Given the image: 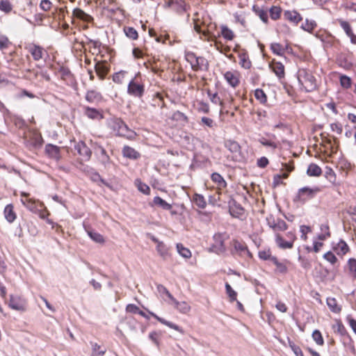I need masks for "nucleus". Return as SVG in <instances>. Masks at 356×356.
Masks as SVG:
<instances>
[{"label": "nucleus", "instance_id": "13d9d810", "mask_svg": "<svg viewBox=\"0 0 356 356\" xmlns=\"http://www.w3.org/2000/svg\"><path fill=\"white\" fill-rule=\"evenodd\" d=\"M323 258L332 264H334L337 261L336 256L330 251L326 252L323 255Z\"/></svg>", "mask_w": 356, "mask_h": 356}, {"label": "nucleus", "instance_id": "3c124183", "mask_svg": "<svg viewBox=\"0 0 356 356\" xmlns=\"http://www.w3.org/2000/svg\"><path fill=\"white\" fill-rule=\"evenodd\" d=\"M208 96L210 97V100L212 103L215 104H219L220 106H222L223 102L220 99V98L218 97V93H213L212 94L210 90L207 91Z\"/></svg>", "mask_w": 356, "mask_h": 356}, {"label": "nucleus", "instance_id": "dca6fc26", "mask_svg": "<svg viewBox=\"0 0 356 356\" xmlns=\"http://www.w3.org/2000/svg\"><path fill=\"white\" fill-rule=\"evenodd\" d=\"M156 250L163 260L168 259L171 256L169 248L163 242L158 243Z\"/></svg>", "mask_w": 356, "mask_h": 356}, {"label": "nucleus", "instance_id": "7c9ffc66", "mask_svg": "<svg viewBox=\"0 0 356 356\" xmlns=\"http://www.w3.org/2000/svg\"><path fill=\"white\" fill-rule=\"evenodd\" d=\"M193 202L200 209H204L207 206L204 196L200 194L195 193L193 197Z\"/></svg>", "mask_w": 356, "mask_h": 356}, {"label": "nucleus", "instance_id": "a18cd8bd", "mask_svg": "<svg viewBox=\"0 0 356 356\" xmlns=\"http://www.w3.org/2000/svg\"><path fill=\"white\" fill-rule=\"evenodd\" d=\"M126 74L127 72L125 71H120L118 72L115 73L113 75V81L118 84L122 83Z\"/></svg>", "mask_w": 356, "mask_h": 356}, {"label": "nucleus", "instance_id": "8fccbe9b", "mask_svg": "<svg viewBox=\"0 0 356 356\" xmlns=\"http://www.w3.org/2000/svg\"><path fill=\"white\" fill-rule=\"evenodd\" d=\"M275 228L274 232L285 231L288 229V225L285 222V221H284L283 220L280 219V218L276 220V225H275Z\"/></svg>", "mask_w": 356, "mask_h": 356}, {"label": "nucleus", "instance_id": "0e129e2a", "mask_svg": "<svg viewBox=\"0 0 356 356\" xmlns=\"http://www.w3.org/2000/svg\"><path fill=\"white\" fill-rule=\"evenodd\" d=\"M289 346L296 356H304L301 348L292 342H289Z\"/></svg>", "mask_w": 356, "mask_h": 356}, {"label": "nucleus", "instance_id": "e433bc0d", "mask_svg": "<svg viewBox=\"0 0 356 356\" xmlns=\"http://www.w3.org/2000/svg\"><path fill=\"white\" fill-rule=\"evenodd\" d=\"M136 186H137L139 191L145 195H149L150 193V188L148 185L143 183L140 179L135 181Z\"/></svg>", "mask_w": 356, "mask_h": 356}, {"label": "nucleus", "instance_id": "4c0bfd02", "mask_svg": "<svg viewBox=\"0 0 356 356\" xmlns=\"http://www.w3.org/2000/svg\"><path fill=\"white\" fill-rule=\"evenodd\" d=\"M124 32L126 36L131 40H136L138 38V33L137 31L133 27H124Z\"/></svg>", "mask_w": 356, "mask_h": 356}, {"label": "nucleus", "instance_id": "2eb2a0df", "mask_svg": "<svg viewBox=\"0 0 356 356\" xmlns=\"http://www.w3.org/2000/svg\"><path fill=\"white\" fill-rule=\"evenodd\" d=\"M224 77L227 82L233 88L236 87L239 83V79L236 72H226L224 74Z\"/></svg>", "mask_w": 356, "mask_h": 356}, {"label": "nucleus", "instance_id": "09e8293b", "mask_svg": "<svg viewBox=\"0 0 356 356\" xmlns=\"http://www.w3.org/2000/svg\"><path fill=\"white\" fill-rule=\"evenodd\" d=\"M312 338L314 341L319 346H323L324 341L321 332L318 330H315L312 333Z\"/></svg>", "mask_w": 356, "mask_h": 356}, {"label": "nucleus", "instance_id": "58836bf2", "mask_svg": "<svg viewBox=\"0 0 356 356\" xmlns=\"http://www.w3.org/2000/svg\"><path fill=\"white\" fill-rule=\"evenodd\" d=\"M194 29H195V30L197 33H202L203 35H204V37H207V41H214V40H215V39H216V35H214L213 34H211V33H209V30H208V31H202L201 30L200 26L197 24H195Z\"/></svg>", "mask_w": 356, "mask_h": 356}, {"label": "nucleus", "instance_id": "9d476101", "mask_svg": "<svg viewBox=\"0 0 356 356\" xmlns=\"http://www.w3.org/2000/svg\"><path fill=\"white\" fill-rule=\"evenodd\" d=\"M213 238L214 241L213 248L215 249V251L218 254L224 252L226 249L225 244H224V242H225L224 235L220 233L215 234Z\"/></svg>", "mask_w": 356, "mask_h": 356}, {"label": "nucleus", "instance_id": "9b49d317", "mask_svg": "<svg viewBox=\"0 0 356 356\" xmlns=\"http://www.w3.org/2000/svg\"><path fill=\"white\" fill-rule=\"evenodd\" d=\"M284 17L296 25L302 20L301 15L296 10H285Z\"/></svg>", "mask_w": 356, "mask_h": 356}, {"label": "nucleus", "instance_id": "69168bd1", "mask_svg": "<svg viewBox=\"0 0 356 356\" xmlns=\"http://www.w3.org/2000/svg\"><path fill=\"white\" fill-rule=\"evenodd\" d=\"M240 63L242 67H243L245 69H249L251 66L250 61L248 60V58L245 54L241 55L240 56Z\"/></svg>", "mask_w": 356, "mask_h": 356}, {"label": "nucleus", "instance_id": "0eeeda50", "mask_svg": "<svg viewBox=\"0 0 356 356\" xmlns=\"http://www.w3.org/2000/svg\"><path fill=\"white\" fill-rule=\"evenodd\" d=\"M244 211L241 205L235 200L229 202V212L232 217L242 220L244 218Z\"/></svg>", "mask_w": 356, "mask_h": 356}, {"label": "nucleus", "instance_id": "603ef678", "mask_svg": "<svg viewBox=\"0 0 356 356\" xmlns=\"http://www.w3.org/2000/svg\"><path fill=\"white\" fill-rule=\"evenodd\" d=\"M225 289H226L227 294L229 296V297L230 298V300L232 302L236 300L237 293L235 291L233 290L232 286L228 283L225 284Z\"/></svg>", "mask_w": 356, "mask_h": 356}, {"label": "nucleus", "instance_id": "bf43d9fd", "mask_svg": "<svg viewBox=\"0 0 356 356\" xmlns=\"http://www.w3.org/2000/svg\"><path fill=\"white\" fill-rule=\"evenodd\" d=\"M92 353L97 356H103L106 352V350L101 349L100 346H99L97 343H94L92 345Z\"/></svg>", "mask_w": 356, "mask_h": 356}, {"label": "nucleus", "instance_id": "2f4dec72", "mask_svg": "<svg viewBox=\"0 0 356 356\" xmlns=\"http://www.w3.org/2000/svg\"><path fill=\"white\" fill-rule=\"evenodd\" d=\"M317 24L313 19H306L305 23L301 25V29L309 33H312L316 27Z\"/></svg>", "mask_w": 356, "mask_h": 356}, {"label": "nucleus", "instance_id": "1a4fd4ad", "mask_svg": "<svg viewBox=\"0 0 356 356\" xmlns=\"http://www.w3.org/2000/svg\"><path fill=\"white\" fill-rule=\"evenodd\" d=\"M22 198L21 200L22 204L31 211L33 213H38L39 211L38 206H40L39 202H36L34 200L29 198V195L22 193Z\"/></svg>", "mask_w": 356, "mask_h": 356}, {"label": "nucleus", "instance_id": "423d86ee", "mask_svg": "<svg viewBox=\"0 0 356 356\" xmlns=\"http://www.w3.org/2000/svg\"><path fill=\"white\" fill-rule=\"evenodd\" d=\"M25 48L27 49L29 53L31 54L33 60L35 61H38L42 59L46 54V51L43 47L35 44H29Z\"/></svg>", "mask_w": 356, "mask_h": 356}, {"label": "nucleus", "instance_id": "f704fd0d", "mask_svg": "<svg viewBox=\"0 0 356 356\" xmlns=\"http://www.w3.org/2000/svg\"><path fill=\"white\" fill-rule=\"evenodd\" d=\"M177 250L178 253L186 259H189L191 257V252L189 249L185 248L181 243H177Z\"/></svg>", "mask_w": 356, "mask_h": 356}, {"label": "nucleus", "instance_id": "393cba45", "mask_svg": "<svg viewBox=\"0 0 356 356\" xmlns=\"http://www.w3.org/2000/svg\"><path fill=\"white\" fill-rule=\"evenodd\" d=\"M175 307L181 313L187 314L191 310V306L186 302H178L175 298L171 300Z\"/></svg>", "mask_w": 356, "mask_h": 356}, {"label": "nucleus", "instance_id": "79ce46f5", "mask_svg": "<svg viewBox=\"0 0 356 356\" xmlns=\"http://www.w3.org/2000/svg\"><path fill=\"white\" fill-rule=\"evenodd\" d=\"M88 234L90 237V238L96 243H103L104 242V238L102 235L96 232L95 231L90 230L88 231Z\"/></svg>", "mask_w": 356, "mask_h": 356}, {"label": "nucleus", "instance_id": "a211bd4d", "mask_svg": "<svg viewBox=\"0 0 356 356\" xmlns=\"http://www.w3.org/2000/svg\"><path fill=\"white\" fill-rule=\"evenodd\" d=\"M208 62L204 57L197 56L195 59V63L193 67V70H207L208 69Z\"/></svg>", "mask_w": 356, "mask_h": 356}, {"label": "nucleus", "instance_id": "f03ea898", "mask_svg": "<svg viewBox=\"0 0 356 356\" xmlns=\"http://www.w3.org/2000/svg\"><path fill=\"white\" fill-rule=\"evenodd\" d=\"M298 79L306 92H312L317 88L316 80L312 73L306 69H300L298 72Z\"/></svg>", "mask_w": 356, "mask_h": 356}, {"label": "nucleus", "instance_id": "5fc2aeb1", "mask_svg": "<svg viewBox=\"0 0 356 356\" xmlns=\"http://www.w3.org/2000/svg\"><path fill=\"white\" fill-rule=\"evenodd\" d=\"M339 24L348 36L353 33L351 26L348 22L339 20Z\"/></svg>", "mask_w": 356, "mask_h": 356}, {"label": "nucleus", "instance_id": "e2e57ef3", "mask_svg": "<svg viewBox=\"0 0 356 356\" xmlns=\"http://www.w3.org/2000/svg\"><path fill=\"white\" fill-rule=\"evenodd\" d=\"M156 288L159 293L165 294L170 300L173 299L174 297L164 286L158 284Z\"/></svg>", "mask_w": 356, "mask_h": 356}, {"label": "nucleus", "instance_id": "c9c22d12", "mask_svg": "<svg viewBox=\"0 0 356 356\" xmlns=\"http://www.w3.org/2000/svg\"><path fill=\"white\" fill-rule=\"evenodd\" d=\"M332 329L335 333L341 336H343L346 334V330L340 321H336V323L332 325Z\"/></svg>", "mask_w": 356, "mask_h": 356}, {"label": "nucleus", "instance_id": "6e6552de", "mask_svg": "<svg viewBox=\"0 0 356 356\" xmlns=\"http://www.w3.org/2000/svg\"><path fill=\"white\" fill-rule=\"evenodd\" d=\"M74 149L84 161H88L90 159L92 152L85 143L79 141L75 145Z\"/></svg>", "mask_w": 356, "mask_h": 356}, {"label": "nucleus", "instance_id": "20e7f679", "mask_svg": "<svg viewBox=\"0 0 356 356\" xmlns=\"http://www.w3.org/2000/svg\"><path fill=\"white\" fill-rule=\"evenodd\" d=\"M8 307L17 311H24L26 307V301L19 295H10L8 301Z\"/></svg>", "mask_w": 356, "mask_h": 356}, {"label": "nucleus", "instance_id": "052dcab7", "mask_svg": "<svg viewBox=\"0 0 356 356\" xmlns=\"http://www.w3.org/2000/svg\"><path fill=\"white\" fill-rule=\"evenodd\" d=\"M52 3L49 0H42L40 3V8L44 11H49L51 10Z\"/></svg>", "mask_w": 356, "mask_h": 356}, {"label": "nucleus", "instance_id": "b1692460", "mask_svg": "<svg viewBox=\"0 0 356 356\" xmlns=\"http://www.w3.org/2000/svg\"><path fill=\"white\" fill-rule=\"evenodd\" d=\"M288 48V45L284 47L277 42H274L270 44V49L272 50L273 53L278 56H283Z\"/></svg>", "mask_w": 356, "mask_h": 356}, {"label": "nucleus", "instance_id": "bb28decb", "mask_svg": "<svg viewBox=\"0 0 356 356\" xmlns=\"http://www.w3.org/2000/svg\"><path fill=\"white\" fill-rule=\"evenodd\" d=\"M334 250L338 254L344 255L348 252L349 248L344 241L340 240L336 246L334 247Z\"/></svg>", "mask_w": 356, "mask_h": 356}, {"label": "nucleus", "instance_id": "f3484780", "mask_svg": "<svg viewBox=\"0 0 356 356\" xmlns=\"http://www.w3.org/2000/svg\"><path fill=\"white\" fill-rule=\"evenodd\" d=\"M95 71L101 79H104L108 72V67L104 62H98L95 64Z\"/></svg>", "mask_w": 356, "mask_h": 356}, {"label": "nucleus", "instance_id": "a878e982", "mask_svg": "<svg viewBox=\"0 0 356 356\" xmlns=\"http://www.w3.org/2000/svg\"><path fill=\"white\" fill-rule=\"evenodd\" d=\"M4 216L9 222H13L16 219V214L12 204H8L4 209Z\"/></svg>", "mask_w": 356, "mask_h": 356}, {"label": "nucleus", "instance_id": "473e14b6", "mask_svg": "<svg viewBox=\"0 0 356 356\" xmlns=\"http://www.w3.org/2000/svg\"><path fill=\"white\" fill-rule=\"evenodd\" d=\"M307 174L309 176L318 177L321 175V168L315 163H311L307 170Z\"/></svg>", "mask_w": 356, "mask_h": 356}, {"label": "nucleus", "instance_id": "412c9836", "mask_svg": "<svg viewBox=\"0 0 356 356\" xmlns=\"http://www.w3.org/2000/svg\"><path fill=\"white\" fill-rule=\"evenodd\" d=\"M86 99L90 103L101 102L102 97L101 94L95 90H89L86 95Z\"/></svg>", "mask_w": 356, "mask_h": 356}, {"label": "nucleus", "instance_id": "c85d7f7f", "mask_svg": "<svg viewBox=\"0 0 356 356\" xmlns=\"http://www.w3.org/2000/svg\"><path fill=\"white\" fill-rule=\"evenodd\" d=\"M326 302L331 312L338 314L341 311V307L338 305L337 301L334 298H327Z\"/></svg>", "mask_w": 356, "mask_h": 356}, {"label": "nucleus", "instance_id": "ddd939ff", "mask_svg": "<svg viewBox=\"0 0 356 356\" xmlns=\"http://www.w3.org/2000/svg\"><path fill=\"white\" fill-rule=\"evenodd\" d=\"M84 114L92 120H101L104 118L101 111L89 106L84 107Z\"/></svg>", "mask_w": 356, "mask_h": 356}, {"label": "nucleus", "instance_id": "39448f33", "mask_svg": "<svg viewBox=\"0 0 356 356\" xmlns=\"http://www.w3.org/2000/svg\"><path fill=\"white\" fill-rule=\"evenodd\" d=\"M320 191L318 187L313 188L309 187H303L298 190L297 199L301 202H305L306 200L313 198L316 193Z\"/></svg>", "mask_w": 356, "mask_h": 356}, {"label": "nucleus", "instance_id": "f8f14e48", "mask_svg": "<svg viewBox=\"0 0 356 356\" xmlns=\"http://www.w3.org/2000/svg\"><path fill=\"white\" fill-rule=\"evenodd\" d=\"M45 152L51 159L54 160H59L60 158V147L52 145L47 144L45 146Z\"/></svg>", "mask_w": 356, "mask_h": 356}, {"label": "nucleus", "instance_id": "aec40b11", "mask_svg": "<svg viewBox=\"0 0 356 356\" xmlns=\"http://www.w3.org/2000/svg\"><path fill=\"white\" fill-rule=\"evenodd\" d=\"M275 242L277 246L282 249H291L293 248V242L285 241L280 234H275Z\"/></svg>", "mask_w": 356, "mask_h": 356}, {"label": "nucleus", "instance_id": "5701e85b", "mask_svg": "<svg viewBox=\"0 0 356 356\" xmlns=\"http://www.w3.org/2000/svg\"><path fill=\"white\" fill-rule=\"evenodd\" d=\"M274 73L279 77L282 78L284 76V66L280 62H273L270 65Z\"/></svg>", "mask_w": 356, "mask_h": 356}, {"label": "nucleus", "instance_id": "7ed1b4c3", "mask_svg": "<svg viewBox=\"0 0 356 356\" xmlns=\"http://www.w3.org/2000/svg\"><path fill=\"white\" fill-rule=\"evenodd\" d=\"M144 92V85L138 81L136 76L129 81L127 88V92L129 95L136 97H141L143 95Z\"/></svg>", "mask_w": 356, "mask_h": 356}, {"label": "nucleus", "instance_id": "680f3d73", "mask_svg": "<svg viewBox=\"0 0 356 356\" xmlns=\"http://www.w3.org/2000/svg\"><path fill=\"white\" fill-rule=\"evenodd\" d=\"M197 109H198V111L204 113H209V111H210L209 104L204 102H199Z\"/></svg>", "mask_w": 356, "mask_h": 356}, {"label": "nucleus", "instance_id": "72a5a7b5", "mask_svg": "<svg viewBox=\"0 0 356 356\" xmlns=\"http://www.w3.org/2000/svg\"><path fill=\"white\" fill-rule=\"evenodd\" d=\"M211 180L213 182L216 183L219 188H225L226 186V185H227L226 181H225L223 177L219 173L213 172L211 175Z\"/></svg>", "mask_w": 356, "mask_h": 356}, {"label": "nucleus", "instance_id": "37998d69", "mask_svg": "<svg viewBox=\"0 0 356 356\" xmlns=\"http://www.w3.org/2000/svg\"><path fill=\"white\" fill-rule=\"evenodd\" d=\"M259 142L264 146L265 147H270V149H272L273 150L275 149L277 147V144L271 140H269V139H267L264 137H261L259 139Z\"/></svg>", "mask_w": 356, "mask_h": 356}, {"label": "nucleus", "instance_id": "a19ab883", "mask_svg": "<svg viewBox=\"0 0 356 356\" xmlns=\"http://www.w3.org/2000/svg\"><path fill=\"white\" fill-rule=\"evenodd\" d=\"M225 147L233 153H236L240 150V145L234 140H227L225 142Z\"/></svg>", "mask_w": 356, "mask_h": 356}, {"label": "nucleus", "instance_id": "de8ad7c7", "mask_svg": "<svg viewBox=\"0 0 356 356\" xmlns=\"http://www.w3.org/2000/svg\"><path fill=\"white\" fill-rule=\"evenodd\" d=\"M352 81L351 79L346 75L340 76V84L344 88H349L351 86Z\"/></svg>", "mask_w": 356, "mask_h": 356}, {"label": "nucleus", "instance_id": "c756f323", "mask_svg": "<svg viewBox=\"0 0 356 356\" xmlns=\"http://www.w3.org/2000/svg\"><path fill=\"white\" fill-rule=\"evenodd\" d=\"M154 205L158 206L164 210H170L172 209V205L159 196H156L153 200Z\"/></svg>", "mask_w": 356, "mask_h": 356}, {"label": "nucleus", "instance_id": "4468645a", "mask_svg": "<svg viewBox=\"0 0 356 356\" xmlns=\"http://www.w3.org/2000/svg\"><path fill=\"white\" fill-rule=\"evenodd\" d=\"M72 15L74 17L83 20L86 22H91L93 20V18L90 15L85 13L81 8H76L73 10Z\"/></svg>", "mask_w": 356, "mask_h": 356}, {"label": "nucleus", "instance_id": "4be33fe9", "mask_svg": "<svg viewBox=\"0 0 356 356\" xmlns=\"http://www.w3.org/2000/svg\"><path fill=\"white\" fill-rule=\"evenodd\" d=\"M149 314L154 318H155L158 321L161 323L162 324L165 325L166 326H168V327H170L172 329H174V330H175L177 331H179L181 333L184 332L182 329L179 326L177 325H175V324H174V323H171L170 321H168L165 320L164 318H162L158 316L156 314H154L152 312H149Z\"/></svg>", "mask_w": 356, "mask_h": 356}, {"label": "nucleus", "instance_id": "f257e3e1", "mask_svg": "<svg viewBox=\"0 0 356 356\" xmlns=\"http://www.w3.org/2000/svg\"><path fill=\"white\" fill-rule=\"evenodd\" d=\"M106 126L116 136L131 138L135 134L120 118L116 117L107 119Z\"/></svg>", "mask_w": 356, "mask_h": 356}, {"label": "nucleus", "instance_id": "cd10ccee", "mask_svg": "<svg viewBox=\"0 0 356 356\" xmlns=\"http://www.w3.org/2000/svg\"><path fill=\"white\" fill-rule=\"evenodd\" d=\"M220 28L221 31L220 33L218 34V37L222 35L223 38L227 40H232L234 39L235 35L230 29H229L226 25H222Z\"/></svg>", "mask_w": 356, "mask_h": 356}, {"label": "nucleus", "instance_id": "6e6d98bb", "mask_svg": "<svg viewBox=\"0 0 356 356\" xmlns=\"http://www.w3.org/2000/svg\"><path fill=\"white\" fill-rule=\"evenodd\" d=\"M101 161L106 168L108 167L111 163L110 158L104 148H101Z\"/></svg>", "mask_w": 356, "mask_h": 356}, {"label": "nucleus", "instance_id": "338daca9", "mask_svg": "<svg viewBox=\"0 0 356 356\" xmlns=\"http://www.w3.org/2000/svg\"><path fill=\"white\" fill-rule=\"evenodd\" d=\"M197 56L192 52H188L186 55V60L191 64V67L193 68L194 64L195 63V59L197 58Z\"/></svg>", "mask_w": 356, "mask_h": 356}, {"label": "nucleus", "instance_id": "c03bdc74", "mask_svg": "<svg viewBox=\"0 0 356 356\" xmlns=\"http://www.w3.org/2000/svg\"><path fill=\"white\" fill-rule=\"evenodd\" d=\"M254 97L261 104H265L267 102V97L261 89H257L254 91Z\"/></svg>", "mask_w": 356, "mask_h": 356}, {"label": "nucleus", "instance_id": "774afa93", "mask_svg": "<svg viewBox=\"0 0 356 356\" xmlns=\"http://www.w3.org/2000/svg\"><path fill=\"white\" fill-rule=\"evenodd\" d=\"M10 42L7 37L4 35L0 36V49L3 50L8 47Z\"/></svg>", "mask_w": 356, "mask_h": 356}, {"label": "nucleus", "instance_id": "864d4df0", "mask_svg": "<svg viewBox=\"0 0 356 356\" xmlns=\"http://www.w3.org/2000/svg\"><path fill=\"white\" fill-rule=\"evenodd\" d=\"M348 264L352 276L356 280V259H350L348 261Z\"/></svg>", "mask_w": 356, "mask_h": 356}, {"label": "nucleus", "instance_id": "4d7b16f0", "mask_svg": "<svg viewBox=\"0 0 356 356\" xmlns=\"http://www.w3.org/2000/svg\"><path fill=\"white\" fill-rule=\"evenodd\" d=\"M201 123L209 128H213L216 126L215 122L211 118L207 117H202L201 118Z\"/></svg>", "mask_w": 356, "mask_h": 356}, {"label": "nucleus", "instance_id": "6ab92c4d", "mask_svg": "<svg viewBox=\"0 0 356 356\" xmlns=\"http://www.w3.org/2000/svg\"><path fill=\"white\" fill-rule=\"evenodd\" d=\"M122 154L124 157L136 159L140 157V154L133 147L124 146L122 149Z\"/></svg>", "mask_w": 356, "mask_h": 356}, {"label": "nucleus", "instance_id": "ea45409f", "mask_svg": "<svg viewBox=\"0 0 356 356\" xmlns=\"http://www.w3.org/2000/svg\"><path fill=\"white\" fill-rule=\"evenodd\" d=\"M13 10V5L8 0H1L0 1V10L2 12L8 14Z\"/></svg>", "mask_w": 356, "mask_h": 356}, {"label": "nucleus", "instance_id": "49530a36", "mask_svg": "<svg viewBox=\"0 0 356 356\" xmlns=\"http://www.w3.org/2000/svg\"><path fill=\"white\" fill-rule=\"evenodd\" d=\"M281 8L279 6H272L270 9V16L271 19L276 20L280 17Z\"/></svg>", "mask_w": 356, "mask_h": 356}]
</instances>
